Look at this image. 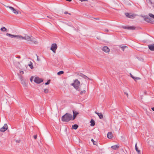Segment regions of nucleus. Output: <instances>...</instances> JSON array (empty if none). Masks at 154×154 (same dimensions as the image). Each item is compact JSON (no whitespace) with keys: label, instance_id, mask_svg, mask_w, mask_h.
Returning <instances> with one entry per match:
<instances>
[{"label":"nucleus","instance_id":"obj_1","mask_svg":"<svg viewBox=\"0 0 154 154\" xmlns=\"http://www.w3.org/2000/svg\"><path fill=\"white\" fill-rule=\"evenodd\" d=\"M72 118V115L69 113H66L62 117V120L63 122H68Z\"/></svg>","mask_w":154,"mask_h":154},{"label":"nucleus","instance_id":"obj_2","mask_svg":"<svg viewBox=\"0 0 154 154\" xmlns=\"http://www.w3.org/2000/svg\"><path fill=\"white\" fill-rule=\"evenodd\" d=\"M21 39H25L28 42H32L35 44L38 43V42L37 41L35 38L32 37H30L28 35H25L24 37L22 36Z\"/></svg>","mask_w":154,"mask_h":154},{"label":"nucleus","instance_id":"obj_3","mask_svg":"<svg viewBox=\"0 0 154 154\" xmlns=\"http://www.w3.org/2000/svg\"><path fill=\"white\" fill-rule=\"evenodd\" d=\"M6 7L7 8H9L15 14L21 13V12L19 11L18 10H17L13 7L9 6H7Z\"/></svg>","mask_w":154,"mask_h":154},{"label":"nucleus","instance_id":"obj_4","mask_svg":"<svg viewBox=\"0 0 154 154\" xmlns=\"http://www.w3.org/2000/svg\"><path fill=\"white\" fill-rule=\"evenodd\" d=\"M57 45L55 43L52 44L51 45L50 49L54 53H56V50L57 49Z\"/></svg>","mask_w":154,"mask_h":154},{"label":"nucleus","instance_id":"obj_5","mask_svg":"<svg viewBox=\"0 0 154 154\" xmlns=\"http://www.w3.org/2000/svg\"><path fill=\"white\" fill-rule=\"evenodd\" d=\"M20 78L21 80L22 84L23 85L24 87H26V85L27 84V82L25 81V80L22 76H20Z\"/></svg>","mask_w":154,"mask_h":154},{"label":"nucleus","instance_id":"obj_6","mask_svg":"<svg viewBox=\"0 0 154 154\" xmlns=\"http://www.w3.org/2000/svg\"><path fill=\"white\" fill-rule=\"evenodd\" d=\"M125 14L127 17L130 18H134L136 16V15L135 14H132L131 13H126Z\"/></svg>","mask_w":154,"mask_h":154},{"label":"nucleus","instance_id":"obj_7","mask_svg":"<svg viewBox=\"0 0 154 154\" xmlns=\"http://www.w3.org/2000/svg\"><path fill=\"white\" fill-rule=\"evenodd\" d=\"M43 80L38 77H36L34 79V81L36 83L39 84L42 82Z\"/></svg>","mask_w":154,"mask_h":154},{"label":"nucleus","instance_id":"obj_8","mask_svg":"<svg viewBox=\"0 0 154 154\" xmlns=\"http://www.w3.org/2000/svg\"><path fill=\"white\" fill-rule=\"evenodd\" d=\"M8 128L7 124H4V126L0 128V131L1 132H4Z\"/></svg>","mask_w":154,"mask_h":154},{"label":"nucleus","instance_id":"obj_9","mask_svg":"<svg viewBox=\"0 0 154 154\" xmlns=\"http://www.w3.org/2000/svg\"><path fill=\"white\" fill-rule=\"evenodd\" d=\"M102 50L105 52L109 54L110 51V49L107 47L105 46L103 47L102 49Z\"/></svg>","mask_w":154,"mask_h":154},{"label":"nucleus","instance_id":"obj_10","mask_svg":"<svg viewBox=\"0 0 154 154\" xmlns=\"http://www.w3.org/2000/svg\"><path fill=\"white\" fill-rule=\"evenodd\" d=\"M123 28L125 29L130 30H134L135 29V27L133 26H124L123 27Z\"/></svg>","mask_w":154,"mask_h":154},{"label":"nucleus","instance_id":"obj_11","mask_svg":"<svg viewBox=\"0 0 154 154\" xmlns=\"http://www.w3.org/2000/svg\"><path fill=\"white\" fill-rule=\"evenodd\" d=\"M71 85L73 86L74 88H75L76 89V90L78 91H80V89H79V87L78 86H76L75 85V83H74V82L71 84Z\"/></svg>","mask_w":154,"mask_h":154},{"label":"nucleus","instance_id":"obj_12","mask_svg":"<svg viewBox=\"0 0 154 154\" xmlns=\"http://www.w3.org/2000/svg\"><path fill=\"white\" fill-rule=\"evenodd\" d=\"M73 116L72 119L73 120H74L75 119L77 115L78 114V113L74 110L73 111Z\"/></svg>","mask_w":154,"mask_h":154},{"label":"nucleus","instance_id":"obj_13","mask_svg":"<svg viewBox=\"0 0 154 154\" xmlns=\"http://www.w3.org/2000/svg\"><path fill=\"white\" fill-rule=\"evenodd\" d=\"M149 49L151 51H154V44L148 45Z\"/></svg>","mask_w":154,"mask_h":154},{"label":"nucleus","instance_id":"obj_14","mask_svg":"<svg viewBox=\"0 0 154 154\" xmlns=\"http://www.w3.org/2000/svg\"><path fill=\"white\" fill-rule=\"evenodd\" d=\"M74 82L76 86H78L79 87V85L80 84V82L77 79L75 80L74 81Z\"/></svg>","mask_w":154,"mask_h":154},{"label":"nucleus","instance_id":"obj_15","mask_svg":"<svg viewBox=\"0 0 154 154\" xmlns=\"http://www.w3.org/2000/svg\"><path fill=\"white\" fill-rule=\"evenodd\" d=\"M107 137L108 138H109V139H111L112 138V135L111 132H109L107 134Z\"/></svg>","mask_w":154,"mask_h":154},{"label":"nucleus","instance_id":"obj_16","mask_svg":"<svg viewBox=\"0 0 154 154\" xmlns=\"http://www.w3.org/2000/svg\"><path fill=\"white\" fill-rule=\"evenodd\" d=\"M95 113L97 115L99 116L100 119H101L103 118V115L102 113H99L97 112H95Z\"/></svg>","mask_w":154,"mask_h":154},{"label":"nucleus","instance_id":"obj_17","mask_svg":"<svg viewBox=\"0 0 154 154\" xmlns=\"http://www.w3.org/2000/svg\"><path fill=\"white\" fill-rule=\"evenodd\" d=\"M147 3L150 5H153L154 4V0H148L147 1Z\"/></svg>","mask_w":154,"mask_h":154},{"label":"nucleus","instance_id":"obj_18","mask_svg":"<svg viewBox=\"0 0 154 154\" xmlns=\"http://www.w3.org/2000/svg\"><path fill=\"white\" fill-rule=\"evenodd\" d=\"M119 145H116L112 146H111V148L114 149H116L118 148L119 147Z\"/></svg>","mask_w":154,"mask_h":154},{"label":"nucleus","instance_id":"obj_19","mask_svg":"<svg viewBox=\"0 0 154 154\" xmlns=\"http://www.w3.org/2000/svg\"><path fill=\"white\" fill-rule=\"evenodd\" d=\"M13 38H17L18 39H21L22 36L19 35H13Z\"/></svg>","mask_w":154,"mask_h":154},{"label":"nucleus","instance_id":"obj_20","mask_svg":"<svg viewBox=\"0 0 154 154\" xmlns=\"http://www.w3.org/2000/svg\"><path fill=\"white\" fill-rule=\"evenodd\" d=\"M78 125H77L75 124L73 125L72 127V129L75 130H76L78 128Z\"/></svg>","mask_w":154,"mask_h":154},{"label":"nucleus","instance_id":"obj_21","mask_svg":"<svg viewBox=\"0 0 154 154\" xmlns=\"http://www.w3.org/2000/svg\"><path fill=\"white\" fill-rule=\"evenodd\" d=\"M90 122L91 123V126H94L95 125V122L93 119L91 120Z\"/></svg>","mask_w":154,"mask_h":154},{"label":"nucleus","instance_id":"obj_22","mask_svg":"<svg viewBox=\"0 0 154 154\" xmlns=\"http://www.w3.org/2000/svg\"><path fill=\"white\" fill-rule=\"evenodd\" d=\"M145 20L147 22L149 23H151V21L150 18H149L147 17H145Z\"/></svg>","mask_w":154,"mask_h":154},{"label":"nucleus","instance_id":"obj_23","mask_svg":"<svg viewBox=\"0 0 154 154\" xmlns=\"http://www.w3.org/2000/svg\"><path fill=\"white\" fill-rule=\"evenodd\" d=\"M137 144L136 143L135 145V149L136 150V151L138 152L139 154H140V150H139L138 149V148L137 146Z\"/></svg>","mask_w":154,"mask_h":154},{"label":"nucleus","instance_id":"obj_24","mask_svg":"<svg viewBox=\"0 0 154 154\" xmlns=\"http://www.w3.org/2000/svg\"><path fill=\"white\" fill-rule=\"evenodd\" d=\"M119 47L120 48H122V51H124V49H125V48H127L128 47L127 46H123V45H120L119 46Z\"/></svg>","mask_w":154,"mask_h":154},{"label":"nucleus","instance_id":"obj_25","mask_svg":"<svg viewBox=\"0 0 154 154\" xmlns=\"http://www.w3.org/2000/svg\"><path fill=\"white\" fill-rule=\"evenodd\" d=\"M28 66H29L30 67L31 69H32L33 68V66H32V62L30 61L29 62V63L28 64Z\"/></svg>","mask_w":154,"mask_h":154},{"label":"nucleus","instance_id":"obj_26","mask_svg":"<svg viewBox=\"0 0 154 154\" xmlns=\"http://www.w3.org/2000/svg\"><path fill=\"white\" fill-rule=\"evenodd\" d=\"M6 35L7 36L11 37V38H13V35H11L9 33H7L6 34Z\"/></svg>","mask_w":154,"mask_h":154},{"label":"nucleus","instance_id":"obj_27","mask_svg":"<svg viewBox=\"0 0 154 154\" xmlns=\"http://www.w3.org/2000/svg\"><path fill=\"white\" fill-rule=\"evenodd\" d=\"M7 29L4 27H2L1 29V30L2 31L4 32Z\"/></svg>","mask_w":154,"mask_h":154},{"label":"nucleus","instance_id":"obj_28","mask_svg":"<svg viewBox=\"0 0 154 154\" xmlns=\"http://www.w3.org/2000/svg\"><path fill=\"white\" fill-rule=\"evenodd\" d=\"M64 73V72L63 71H59V72H58L57 74L58 75H60L61 74H63V73Z\"/></svg>","mask_w":154,"mask_h":154},{"label":"nucleus","instance_id":"obj_29","mask_svg":"<svg viewBox=\"0 0 154 154\" xmlns=\"http://www.w3.org/2000/svg\"><path fill=\"white\" fill-rule=\"evenodd\" d=\"M91 141L93 142L94 145H97V142H96L95 141H94V140L93 139H92L91 140Z\"/></svg>","mask_w":154,"mask_h":154},{"label":"nucleus","instance_id":"obj_30","mask_svg":"<svg viewBox=\"0 0 154 154\" xmlns=\"http://www.w3.org/2000/svg\"><path fill=\"white\" fill-rule=\"evenodd\" d=\"M83 76V78L86 79H89L88 77H87L85 75H82Z\"/></svg>","mask_w":154,"mask_h":154},{"label":"nucleus","instance_id":"obj_31","mask_svg":"<svg viewBox=\"0 0 154 154\" xmlns=\"http://www.w3.org/2000/svg\"><path fill=\"white\" fill-rule=\"evenodd\" d=\"M149 15L150 17L153 18L154 19V15L152 14H149Z\"/></svg>","mask_w":154,"mask_h":154},{"label":"nucleus","instance_id":"obj_32","mask_svg":"<svg viewBox=\"0 0 154 154\" xmlns=\"http://www.w3.org/2000/svg\"><path fill=\"white\" fill-rule=\"evenodd\" d=\"M77 74L78 75H79V76L82 77V78L83 77V76L82 75H84V74H83L82 73H78Z\"/></svg>","mask_w":154,"mask_h":154},{"label":"nucleus","instance_id":"obj_33","mask_svg":"<svg viewBox=\"0 0 154 154\" xmlns=\"http://www.w3.org/2000/svg\"><path fill=\"white\" fill-rule=\"evenodd\" d=\"M140 78L139 77H135V78L134 79V81H136V80H140Z\"/></svg>","mask_w":154,"mask_h":154},{"label":"nucleus","instance_id":"obj_34","mask_svg":"<svg viewBox=\"0 0 154 154\" xmlns=\"http://www.w3.org/2000/svg\"><path fill=\"white\" fill-rule=\"evenodd\" d=\"M44 91L45 93H47L48 92V89H44Z\"/></svg>","mask_w":154,"mask_h":154},{"label":"nucleus","instance_id":"obj_35","mask_svg":"<svg viewBox=\"0 0 154 154\" xmlns=\"http://www.w3.org/2000/svg\"><path fill=\"white\" fill-rule=\"evenodd\" d=\"M86 93V91L85 90L82 91L80 92L81 94H85Z\"/></svg>","mask_w":154,"mask_h":154},{"label":"nucleus","instance_id":"obj_36","mask_svg":"<svg viewBox=\"0 0 154 154\" xmlns=\"http://www.w3.org/2000/svg\"><path fill=\"white\" fill-rule=\"evenodd\" d=\"M50 80H48L47 82H46L45 83V85H48L50 83Z\"/></svg>","mask_w":154,"mask_h":154},{"label":"nucleus","instance_id":"obj_37","mask_svg":"<svg viewBox=\"0 0 154 154\" xmlns=\"http://www.w3.org/2000/svg\"><path fill=\"white\" fill-rule=\"evenodd\" d=\"M131 76V77L133 78V79H134L135 78V77H134L131 74H130Z\"/></svg>","mask_w":154,"mask_h":154},{"label":"nucleus","instance_id":"obj_38","mask_svg":"<svg viewBox=\"0 0 154 154\" xmlns=\"http://www.w3.org/2000/svg\"><path fill=\"white\" fill-rule=\"evenodd\" d=\"M20 140H16V142L17 143H20Z\"/></svg>","mask_w":154,"mask_h":154},{"label":"nucleus","instance_id":"obj_39","mask_svg":"<svg viewBox=\"0 0 154 154\" xmlns=\"http://www.w3.org/2000/svg\"><path fill=\"white\" fill-rule=\"evenodd\" d=\"M64 13L65 14H69V15H71V14L69 13H68V12L67 11H65V12H64Z\"/></svg>","mask_w":154,"mask_h":154},{"label":"nucleus","instance_id":"obj_40","mask_svg":"<svg viewBox=\"0 0 154 154\" xmlns=\"http://www.w3.org/2000/svg\"><path fill=\"white\" fill-rule=\"evenodd\" d=\"M33 78V77H31L30 79V81L32 82Z\"/></svg>","mask_w":154,"mask_h":154},{"label":"nucleus","instance_id":"obj_41","mask_svg":"<svg viewBox=\"0 0 154 154\" xmlns=\"http://www.w3.org/2000/svg\"><path fill=\"white\" fill-rule=\"evenodd\" d=\"M124 94H125L127 96V97H128V94L127 93V92H124Z\"/></svg>","mask_w":154,"mask_h":154},{"label":"nucleus","instance_id":"obj_42","mask_svg":"<svg viewBox=\"0 0 154 154\" xmlns=\"http://www.w3.org/2000/svg\"><path fill=\"white\" fill-rule=\"evenodd\" d=\"M104 31L106 32H109V30L107 29H106L104 30Z\"/></svg>","mask_w":154,"mask_h":154},{"label":"nucleus","instance_id":"obj_43","mask_svg":"<svg viewBox=\"0 0 154 154\" xmlns=\"http://www.w3.org/2000/svg\"><path fill=\"white\" fill-rule=\"evenodd\" d=\"M79 0L81 1L82 2H83V1H87V2L88 1V0Z\"/></svg>","mask_w":154,"mask_h":154},{"label":"nucleus","instance_id":"obj_44","mask_svg":"<svg viewBox=\"0 0 154 154\" xmlns=\"http://www.w3.org/2000/svg\"><path fill=\"white\" fill-rule=\"evenodd\" d=\"M34 138V139H36L37 138V135H35L33 136Z\"/></svg>","mask_w":154,"mask_h":154},{"label":"nucleus","instance_id":"obj_45","mask_svg":"<svg viewBox=\"0 0 154 154\" xmlns=\"http://www.w3.org/2000/svg\"><path fill=\"white\" fill-rule=\"evenodd\" d=\"M20 73L21 74H23L24 72H23V71H20Z\"/></svg>","mask_w":154,"mask_h":154},{"label":"nucleus","instance_id":"obj_46","mask_svg":"<svg viewBox=\"0 0 154 154\" xmlns=\"http://www.w3.org/2000/svg\"><path fill=\"white\" fill-rule=\"evenodd\" d=\"M36 56H37V60H38V61L39 60H40L38 59V56H37V54H36Z\"/></svg>","mask_w":154,"mask_h":154},{"label":"nucleus","instance_id":"obj_47","mask_svg":"<svg viewBox=\"0 0 154 154\" xmlns=\"http://www.w3.org/2000/svg\"><path fill=\"white\" fill-rule=\"evenodd\" d=\"M154 111V107L151 108Z\"/></svg>","mask_w":154,"mask_h":154},{"label":"nucleus","instance_id":"obj_48","mask_svg":"<svg viewBox=\"0 0 154 154\" xmlns=\"http://www.w3.org/2000/svg\"><path fill=\"white\" fill-rule=\"evenodd\" d=\"M94 19H95V20H99V19L98 18H94Z\"/></svg>","mask_w":154,"mask_h":154},{"label":"nucleus","instance_id":"obj_49","mask_svg":"<svg viewBox=\"0 0 154 154\" xmlns=\"http://www.w3.org/2000/svg\"><path fill=\"white\" fill-rule=\"evenodd\" d=\"M66 1H67L69 2H70L72 1V0H66Z\"/></svg>","mask_w":154,"mask_h":154},{"label":"nucleus","instance_id":"obj_50","mask_svg":"<svg viewBox=\"0 0 154 154\" xmlns=\"http://www.w3.org/2000/svg\"><path fill=\"white\" fill-rule=\"evenodd\" d=\"M17 58H20V56H17Z\"/></svg>","mask_w":154,"mask_h":154},{"label":"nucleus","instance_id":"obj_51","mask_svg":"<svg viewBox=\"0 0 154 154\" xmlns=\"http://www.w3.org/2000/svg\"><path fill=\"white\" fill-rule=\"evenodd\" d=\"M47 17H48V18L49 17L50 18H51V17H49L48 16H47Z\"/></svg>","mask_w":154,"mask_h":154}]
</instances>
